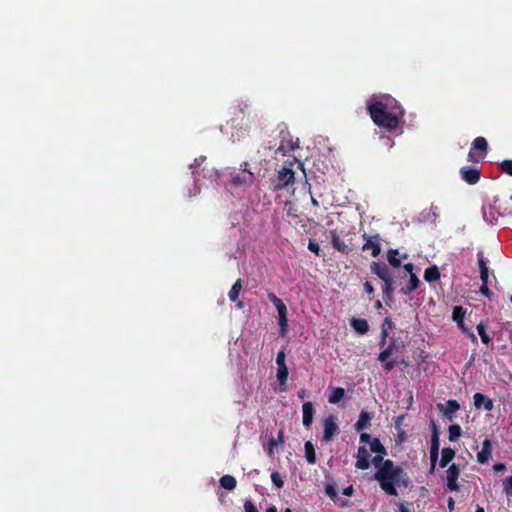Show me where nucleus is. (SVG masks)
Segmentation results:
<instances>
[{
	"mask_svg": "<svg viewBox=\"0 0 512 512\" xmlns=\"http://www.w3.org/2000/svg\"><path fill=\"white\" fill-rule=\"evenodd\" d=\"M284 210L286 212L287 217L294 219L295 223H297L298 215H297V209L295 208L294 204L290 201H286L284 203Z\"/></svg>",
	"mask_w": 512,
	"mask_h": 512,
	"instance_id": "35",
	"label": "nucleus"
},
{
	"mask_svg": "<svg viewBox=\"0 0 512 512\" xmlns=\"http://www.w3.org/2000/svg\"><path fill=\"white\" fill-rule=\"evenodd\" d=\"M370 450L377 455H386L387 450L378 438L372 439L370 442Z\"/></svg>",
	"mask_w": 512,
	"mask_h": 512,
	"instance_id": "31",
	"label": "nucleus"
},
{
	"mask_svg": "<svg viewBox=\"0 0 512 512\" xmlns=\"http://www.w3.org/2000/svg\"><path fill=\"white\" fill-rule=\"evenodd\" d=\"M220 485L226 490H233L236 485V479L231 475H224L220 478Z\"/></svg>",
	"mask_w": 512,
	"mask_h": 512,
	"instance_id": "32",
	"label": "nucleus"
},
{
	"mask_svg": "<svg viewBox=\"0 0 512 512\" xmlns=\"http://www.w3.org/2000/svg\"><path fill=\"white\" fill-rule=\"evenodd\" d=\"M295 182V172L291 167L283 166L277 172L276 179L273 182V190L278 191L287 188Z\"/></svg>",
	"mask_w": 512,
	"mask_h": 512,
	"instance_id": "5",
	"label": "nucleus"
},
{
	"mask_svg": "<svg viewBox=\"0 0 512 512\" xmlns=\"http://www.w3.org/2000/svg\"><path fill=\"white\" fill-rule=\"evenodd\" d=\"M492 454V442L486 438L482 443V449L477 453V461L480 464H487Z\"/></svg>",
	"mask_w": 512,
	"mask_h": 512,
	"instance_id": "15",
	"label": "nucleus"
},
{
	"mask_svg": "<svg viewBox=\"0 0 512 512\" xmlns=\"http://www.w3.org/2000/svg\"><path fill=\"white\" fill-rule=\"evenodd\" d=\"M473 400L477 409L484 408L486 411H491L494 407L493 401L482 393H475Z\"/></svg>",
	"mask_w": 512,
	"mask_h": 512,
	"instance_id": "17",
	"label": "nucleus"
},
{
	"mask_svg": "<svg viewBox=\"0 0 512 512\" xmlns=\"http://www.w3.org/2000/svg\"><path fill=\"white\" fill-rule=\"evenodd\" d=\"M503 490L508 496H512V475L504 480Z\"/></svg>",
	"mask_w": 512,
	"mask_h": 512,
	"instance_id": "43",
	"label": "nucleus"
},
{
	"mask_svg": "<svg viewBox=\"0 0 512 512\" xmlns=\"http://www.w3.org/2000/svg\"><path fill=\"white\" fill-rule=\"evenodd\" d=\"M383 300L387 306L392 307L395 303L394 293H383Z\"/></svg>",
	"mask_w": 512,
	"mask_h": 512,
	"instance_id": "44",
	"label": "nucleus"
},
{
	"mask_svg": "<svg viewBox=\"0 0 512 512\" xmlns=\"http://www.w3.org/2000/svg\"><path fill=\"white\" fill-rule=\"evenodd\" d=\"M372 417H373V415L371 413H369L365 410H362L360 412L357 422L354 425L355 430L360 432V431H364L365 429H367L370 426Z\"/></svg>",
	"mask_w": 512,
	"mask_h": 512,
	"instance_id": "18",
	"label": "nucleus"
},
{
	"mask_svg": "<svg viewBox=\"0 0 512 512\" xmlns=\"http://www.w3.org/2000/svg\"><path fill=\"white\" fill-rule=\"evenodd\" d=\"M403 268H404V270H405L406 272H408V273H409V276H410V275H412V274H415V273L413 272V270H414V264H413V263H407V264H404Z\"/></svg>",
	"mask_w": 512,
	"mask_h": 512,
	"instance_id": "56",
	"label": "nucleus"
},
{
	"mask_svg": "<svg viewBox=\"0 0 512 512\" xmlns=\"http://www.w3.org/2000/svg\"><path fill=\"white\" fill-rule=\"evenodd\" d=\"M391 355L392 353L390 349H383L378 355V360L380 362H386V360H389Z\"/></svg>",
	"mask_w": 512,
	"mask_h": 512,
	"instance_id": "45",
	"label": "nucleus"
},
{
	"mask_svg": "<svg viewBox=\"0 0 512 512\" xmlns=\"http://www.w3.org/2000/svg\"><path fill=\"white\" fill-rule=\"evenodd\" d=\"M375 480L378 481L381 489L390 496H397L396 486L407 487L409 485V477L401 466H397L390 459H386L383 466L374 474Z\"/></svg>",
	"mask_w": 512,
	"mask_h": 512,
	"instance_id": "2",
	"label": "nucleus"
},
{
	"mask_svg": "<svg viewBox=\"0 0 512 512\" xmlns=\"http://www.w3.org/2000/svg\"><path fill=\"white\" fill-rule=\"evenodd\" d=\"M244 511L245 512H259L254 503L250 500H246L244 503Z\"/></svg>",
	"mask_w": 512,
	"mask_h": 512,
	"instance_id": "46",
	"label": "nucleus"
},
{
	"mask_svg": "<svg viewBox=\"0 0 512 512\" xmlns=\"http://www.w3.org/2000/svg\"><path fill=\"white\" fill-rule=\"evenodd\" d=\"M457 325L462 330V332L465 333V334L470 330V328L465 326L464 321L460 322V323H457Z\"/></svg>",
	"mask_w": 512,
	"mask_h": 512,
	"instance_id": "63",
	"label": "nucleus"
},
{
	"mask_svg": "<svg viewBox=\"0 0 512 512\" xmlns=\"http://www.w3.org/2000/svg\"><path fill=\"white\" fill-rule=\"evenodd\" d=\"M371 441H372V439H371V435L370 434L365 433V432L360 434V442H362V443H369L370 444Z\"/></svg>",
	"mask_w": 512,
	"mask_h": 512,
	"instance_id": "53",
	"label": "nucleus"
},
{
	"mask_svg": "<svg viewBox=\"0 0 512 512\" xmlns=\"http://www.w3.org/2000/svg\"><path fill=\"white\" fill-rule=\"evenodd\" d=\"M419 284L420 280L417 275L412 274L409 276L407 284L399 290V293L401 295H409L418 288Z\"/></svg>",
	"mask_w": 512,
	"mask_h": 512,
	"instance_id": "20",
	"label": "nucleus"
},
{
	"mask_svg": "<svg viewBox=\"0 0 512 512\" xmlns=\"http://www.w3.org/2000/svg\"><path fill=\"white\" fill-rule=\"evenodd\" d=\"M284 443V432L282 430H280L278 432V436L277 438H274V437H271L268 441V447H267V453L269 456H272L273 453H274V448L279 445V444H283Z\"/></svg>",
	"mask_w": 512,
	"mask_h": 512,
	"instance_id": "26",
	"label": "nucleus"
},
{
	"mask_svg": "<svg viewBox=\"0 0 512 512\" xmlns=\"http://www.w3.org/2000/svg\"><path fill=\"white\" fill-rule=\"evenodd\" d=\"M285 352L284 350H280L278 353H277V356H276V363H277V366H283V365H286L285 363Z\"/></svg>",
	"mask_w": 512,
	"mask_h": 512,
	"instance_id": "48",
	"label": "nucleus"
},
{
	"mask_svg": "<svg viewBox=\"0 0 512 512\" xmlns=\"http://www.w3.org/2000/svg\"><path fill=\"white\" fill-rule=\"evenodd\" d=\"M471 149L478 153H483L485 158L488 150V142L484 137H476L472 142Z\"/></svg>",
	"mask_w": 512,
	"mask_h": 512,
	"instance_id": "22",
	"label": "nucleus"
},
{
	"mask_svg": "<svg viewBox=\"0 0 512 512\" xmlns=\"http://www.w3.org/2000/svg\"><path fill=\"white\" fill-rule=\"evenodd\" d=\"M367 111L373 123L389 132L399 126V117L405 113L399 102L387 95L381 100L367 102Z\"/></svg>",
	"mask_w": 512,
	"mask_h": 512,
	"instance_id": "1",
	"label": "nucleus"
},
{
	"mask_svg": "<svg viewBox=\"0 0 512 512\" xmlns=\"http://www.w3.org/2000/svg\"><path fill=\"white\" fill-rule=\"evenodd\" d=\"M278 323L280 327V335L285 337L288 332V318H287V310L278 313Z\"/></svg>",
	"mask_w": 512,
	"mask_h": 512,
	"instance_id": "29",
	"label": "nucleus"
},
{
	"mask_svg": "<svg viewBox=\"0 0 512 512\" xmlns=\"http://www.w3.org/2000/svg\"><path fill=\"white\" fill-rule=\"evenodd\" d=\"M288 375H289V370H288L287 365L278 366L276 376L281 385L286 384Z\"/></svg>",
	"mask_w": 512,
	"mask_h": 512,
	"instance_id": "36",
	"label": "nucleus"
},
{
	"mask_svg": "<svg viewBox=\"0 0 512 512\" xmlns=\"http://www.w3.org/2000/svg\"><path fill=\"white\" fill-rule=\"evenodd\" d=\"M383 363V368L385 371H391L396 366L395 360H386V362Z\"/></svg>",
	"mask_w": 512,
	"mask_h": 512,
	"instance_id": "52",
	"label": "nucleus"
},
{
	"mask_svg": "<svg viewBox=\"0 0 512 512\" xmlns=\"http://www.w3.org/2000/svg\"><path fill=\"white\" fill-rule=\"evenodd\" d=\"M461 432H462V429H461L460 425H458V424L450 425L449 429H448L449 441H451V442L457 441L459 439V437L461 436Z\"/></svg>",
	"mask_w": 512,
	"mask_h": 512,
	"instance_id": "34",
	"label": "nucleus"
},
{
	"mask_svg": "<svg viewBox=\"0 0 512 512\" xmlns=\"http://www.w3.org/2000/svg\"><path fill=\"white\" fill-rule=\"evenodd\" d=\"M480 293L487 297V298H491L493 293L492 291L489 289L488 287V284H482L481 287H480Z\"/></svg>",
	"mask_w": 512,
	"mask_h": 512,
	"instance_id": "50",
	"label": "nucleus"
},
{
	"mask_svg": "<svg viewBox=\"0 0 512 512\" xmlns=\"http://www.w3.org/2000/svg\"><path fill=\"white\" fill-rule=\"evenodd\" d=\"M353 492H354V489H353L352 485L344 488V490H343V494L346 496H352Z\"/></svg>",
	"mask_w": 512,
	"mask_h": 512,
	"instance_id": "60",
	"label": "nucleus"
},
{
	"mask_svg": "<svg viewBox=\"0 0 512 512\" xmlns=\"http://www.w3.org/2000/svg\"><path fill=\"white\" fill-rule=\"evenodd\" d=\"M370 271L383 281L382 293L395 292L396 281L392 271L387 264L383 262L372 261L370 263Z\"/></svg>",
	"mask_w": 512,
	"mask_h": 512,
	"instance_id": "3",
	"label": "nucleus"
},
{
	"mask_svg": "<svg viewBox=\"0 0 512 512\" xmlns=\"http://www.w3.org/2000/svg\"><path fill=\"white\" fill-rule=\"evenodd\" d=\"M483 159H484L483 153H478L470 148L469 153H468V161L473 162V163H479Z\"/></svg>",
	"mask_w": 512,
	"mask_h": 512,
	"instance_id": "40",
	"label": "nucleus"
},
{
	"mask_svg": "<svg viewBox=\"0 0 512 512\" xmlns=\"http://www.w3.org/2000/svg\"><path fill=\"white\" fill-rule=\"evenodd\" d=\"M254 180V173L248 169V163L244 162L241 164V171L230 173L229 184L234 188L251 186L254 183Z\"/></svg>",
	"mask_w": 512,
	"mask_h": 512,
	"instance_id": "4",
	"label": "nucleus"
},
{
	"mask_svg": "<svg viewBox=\"0 0 512 512\" xmlns=\"http://www.w3.org/2000/svg\"><path fill=\"white\" fill-rule=\"evenodd\" d=\"M267 297L273 303L278 313L287 310L285 303L280 298H278L273 292H269Z\"/></svg>",
	"mask_w": 512,
	"mask_h": 512,
	"instance_id": "33",
	"label": "nucleus"
},
{
	"mask_svg": "<svg viewBox=\"0 0 512 512\" xmlns=\"http://www.w3.org/2000/svg\"><path fill=\"white\" fill-rule=\"evenodd\" d=\"M271 481L277 488H282L284 486V481L280 473L277 471L272 472Z\"/></svg>",
	"mask_w": 512,
	"mask_h": 512,
	"instance_id": "41",
	"label": "nucleus"
},
{
	"mask_svg": "<svg viewBox=\"0 0 512 512\" xmlns=\"http://www.w3.org/2000/svg\"><path fill=\"white\" fill-rule=\"evenodd\" d=\"M369 453L365 446L358 447L355 467L360 470H367L370 467Z\"/></svg>",
	"mask_w": 512,
	"mask_h": 512,
	"instance_id": "14",
	"label": "nucleus"
},
{
	"mask_svg": "<svg viewBox=\"0 0 512 512\" xmlns=\"http://www.w3.org/2000/svg\"><path fill=\"white\" fill-rule=\"evenodd\" d=\"M403 419H404V415H400V416H397V417H396V419H395V421H394V422H395V428H396V430H398V431H399V427H400V425L402 424Z\"/></svg>",
	"mask_w": 512,
	"mask_h": 512,
	"instance_id": "58",
	"label": "nucleus"
},
{
	"mask_svg": "<svg viewBox=\"0 0 512 512\" xmlns=\"http://www.w3.org/2000/svg\"><path fill=\"white\" fill-rule=\"evenodd\" d=\"M308 249L319 256L320 246L317 242L310 240L308 243Z\"/></svg>",
	"mask_w": 512,
	"mask_h": 512,
	"instance_id": "47",
	"label": "nucleus"
},
{
	"mask_svg": "<svg viewBox=\"0 0 512 512\" xmlns=\"http://www.w3.org/2000/svg\"><path fill=\"white\" fill-rule=\"evenodd\" d=\"M345 395V390L341 387H336L332 390L331 394L328 397V401L330 404L339 403Z\"/></svg>",
	"mask_w": 512,
	"mask_h": 512,
	"instance_id": "30",
	"label": "nucleus"
},
{
	"mask_svg": "<svg viewBox=\"0 0 512 512\" xmlns=\"http://www.w3.org/2000/svg\"><path fill=\"white\" fill-rule=\"evenodd\" d=\"M381 327H387V328H388V330L393 329L394 324H393V322H392L391 318H390V317H386V318L384 319V321H383V323H382Z\"/></svg>",
	"mask_w": 512,
	"mask_h": 512,
	"instance_id": "54",
	"label": "nucleus"
},
{
	"mask_svg": "<svg viewBox=\"0 0 512 512\" xmlns=\"http://www.w3.org/2000/svg\"><path fill=\"white\" fill-rule=\"evenodd\" d=\"M339 434L338 418L335 415H329L323 420L322 441L330 442Z\"/></svg>",
	"mask_w": 512,
	"mask_h": 512,
	"instance_id": "7",
	"label": "nucleus"
},
{
	"mask_svg": "<svg viewBox=\"0 0 512 512\" xmlns=\"http://www.w3.org/2000/svg\"><path fill=\"white\" fill-rule=\"evenodd\" d=\"M460 466L458 464H451L446 470V487L450 491L458 492L460 486L458 484V478L460 476Z\"/></svg>",
	"mask_w": 512,
	"mask_h": 512,
	"instance_id": "10",
	"label": "nucleus"
},
{
	"mask_svg": "<svg viewBox=\"0 0 512 512\" xmlns=\"http://www.w3.org/2000/svg\"><path fill=\"white\" fill-rule=\"evenodd\" d=\"M397 512H411L409 504L400 503Z\"/></svg>",
	"mask_w": 512,
	"mask_h": 512,
	"instance_id": "55",
	"label": "nucleus"
},
{
	"mask_svg": "<svg viewBox=\"0 0 512 512\" xmlns=\"http://www.w3.org/2000/svg\"><path fill=\"white\" fill-rule=\"evenodd\" d=\"M241 290H242V280L237 279L235 281V283L232 285V287L228 293L229 300L231 302H236L239 298V294H240Z\"/></svg>",
	"mask_w": 512,
	"mask_h": 512,
	"instance_id": "28",
	"label": "nucleus"
},
{
	"mask_svg": "<svg viewBox=\"0 0 512 512\" xmlns=\"http://www.w3.org/2000/svg\"><path fill=\"white\" fill-rule=\"evenodd\" d=\"M502 172L512 176V160H504L500 163Z\"/></svg>",
	"mask_w": 512,
	"mask_h": 512,
	"instance_id": "42",
	"label": "nucleus"
},
{
	"mask_svg": "<svg viewBox=\"0 0 512 512\" xmlns=\"http://www.w3.org/2000/svg\"><path fill=\"white\" fill-rule=\"evenodd\" d=\"M304 450H305L306 461L309 464L314 465L316 463L317 459H316V452H315L313 443L311 441H306L304 444Z\"/></svg>",
	"mask_w": 512,
	"mask_h": 512,
	"instance_id": "25",
	"label": "nucleus"
},
{
	"mask_svg": "<svg viewBox=\"0 0 512 512\" xmlns=\"http://www.w3.org/2000/svg\"><path fill=\"white\" fill-rule=\"evenodd\" d=\"M399 250L398 249H389L387 252V260L390 266L393 268L401 267V259L399 258Z\"/></svg>",
	"mask_w": 512,
	"mask_h": 512,
	"instance_id": "27",
	"label": "nucleus"
},
{
	"mask_svg": "<svg viewBox=\"0 0 512 512\" xmlns=\"http://www.w3.org/2000/svg\"><path fill=\"white\" fill-rule=\"evenodd\" d=\"M431 426H432V435H431V446H430V462H431L430 472H433L435 469V466H436V462L438 460V456H439L440 442H439V433H438L436 423L434 421H431Z\"/></svg>",
	"mask_w": 512,
	"mask_h": 512,
	"instance_id": "8",
	"label": "nucleus"
},
{
	"mask_svg": "<svg viewBox=\"0 0 512 512\" xmlns=\"http://www.w3.org/2000/svg\"><path fill=\"white\" fill-rule=\"evenodd\" d=\"M440 271L436 265L430 266L424 271V280L432 283L440 279Z\"/></svg>",
	"mask_w": 512,
	"mask_h": 512,
	"instance_id": "24",
	"label": "nucleus"
},
{
	"mask_svg": "<svg viewBox=\"0 0 512 512\" xmlns=\"http://www.w3.org/2000/svg\"><path fill=\"white\" fill-rule=\"evenodd\" d=\"M389 335V330L387 327H381V338H386Z\"/></svg>",
	"mask_w": 512,
	"mask_h": 512,
	"instance_id": "64",
	"label": "nucleus"
},
{
	"mask_svg": "<svg viewBox=\"0 0 512 512\" xmlns=\"http://www.w3.org/2000/svg\"><path fill=\"white\" fill-rule=\"evenodd\" d=\"M505 469H506V466H505V464H503V463H496V464H494V466H493V470H494L495 472L504 471Z\"/></svg>",
	"mask_w": 512,
	"mask_h": 512,
	"instance_id": "57",
	"label": "nucleus"
},
{
	"mask_svg": "<svg viewBox=\"0 0 512 512\" xmlns=\"http://www.w3.org/2000/svg\"><path fill=\"white\" fill-rule=\"evenodd\" d=\"M447 507H448L450 512L454 511V509H455V501H454V499L452 497H449L448 503H447Z\"/></svg>",
	"mask_w": 512,
	"mask_h": 512,
	"instance_id": "59",
	"label": "nucleus"
},
{
	"mask_svg": "<svg viewBox=\"0 0 512 512\" xmlns=\"http://www.w3.org/2000/svg\"><path fill=\"white\" fill-rule=\"evenodd\" d=\"M466 335L469 337V339L473 342V343H477V337L476 335L473 333V331L470 329Z\"/></svg>",
	"mask_w": 512,
	"mask_h": 512,
	"instance_id": "62",
	"label": "nucleus"
},
{
	"mask_svg": "<svg viewBox=\"0 0 512 512\" xmlns=\"http://www.w3.org/2000/svg\"><path fill=\"white\" fill-rule=\"evenodd\" d=\"M315 409L310 401L304 402L302 405V423L305 428H310L314 419Z\"/></svg>",
	"mask_w": 512,
	"mask_h": 512,
	"instance_id": "13",
	"label": "nucleus"
},
{
	"mask_svg": "<svg viewBox=\"0 0 512 512\" xmlns=\"http://www.w3.org/2000/svg\"><path fill=\"white\" fill-rule=\"evenodd\" d=\"M460 175L462 180L467 184L474 185L480 180V170L473 166H463L460 169Z\"/></svg>",
	"mask_w": 512,
	"mask_h": 512,
	"instance_id": "11",
	"label": "nucleus"
},
{
	"mask_svg": "<svg viewBox=\"0 0 512 512\" xmlns=\"http://www.w3.org/2000/svg\"><path fill=\"white\" fill-rule=\"evenodd\" d=\"M325 493L331 500L335 501L338 498L336 485L329 483L325 486Z\"/></svg>",
	"mask_w": 512,
	"mask_h": 512,
	"instance_id": "39",
	"label": "nucleus"
},
{
	"mask_svg": "<svg viewBox=\"0 0 512 512\" xmlns=\"http://www.w3.org/2000/svg\"><path fill=\"white\" fill-rule=\"evenodd\" d=\"M363 289L368 295H372L375 292L373 285L369 281L363 283Z\"/></svg>",
	"mask_w": 512,
	"mask_h": 512,
	"instance_id": "51",
	"label": "nucleus"
},
{
	"mask_svg": "<svg viewBox=\"0 0 512 512\" xmlns=\"http://www.w3.org/2000/svg\"><path fill=\"white\" fill-rule=\"evenodd\" d=\"M478 266L480 270V279L482 284H488L489 268L488 260L484 257L483 251L477 253Z\"/></svg>",
	"mask_w": 512,
	"mask_h": 512,
	"instance_id": "16",
	"label": "nucleus"
},
{
	"mask_svg": "<svg viewBox=\"0 0 512 512\" xmlns=\"http://www.w3.org/2000/svg\"><path fill=\"white\" fill-rule=\"evenodd\" d=\"M455 457V451L451 447H444L441 451L440 467L445 468Z\"/></svg>",
	"mask_w": 512,
	"mask_h": 512,
	"instance_id": "23",
	"label": "nucleus"
},
{
	"mask_svg": "<svg viewBox=\"0 0 512 512\" xmlns=\"http://www.w3.org/2000/svg\"><path fill=\"white\" fill-rule=\"evenodd\" d=\"M466 311L462 306H455L452 313V319L456 323H460L464 321Z\"/></svg>",
	"mask_w": 512,
	"mask_h": 512,
	"instance_id": "38",
	"label": "nucleus"
},
{
	"mask_svg": "<svg viewBox=\"0 0 512 512\" xmlns=\"http://www.w3.org/2000/svg\"><path fill=\"white\" fill-rule=\"evenodd\" d=\"M482 214H483V219L487 223H489L491 225L497 223L499 213L495 209V207H493L492 205L483 206L482 207Z\"/></svg>",
	"mask_w": 512,
	"mask_h": 512,
	"instance_id": "19",
	"label": "nucleus"
},
{
	"mask_svg": "<svg viewBox=\"0 0 512 512\" xmlns=\"http://www.w3.org/2000/svg\"><path fill=\"white\" fill-rule=\"evenodd\" d=\"M385 349H390L391 353L393 354V352L396 349V341L394 339H391V341L389 342L388 346Z\"/></svg>",
	"mask_w": 512,
	"mask_h": 512,
	"instance_id": "61",
	"label": "nucleus"
},
{
	"mask_svg": "<svg viewBox=\"0 0 512 512\" xmlns=\"http://www.w3.org/2000/svg\"><path fill=\"white\" fill-rule=\"evenodd\" d=\"M438 411L450 421L453 420L455 413L460 409V404L456 400H448L445 404H437Z\"/></svg>",
	"mask_w": 512,
	"mask_h": 512,
	"instance_id": "12",
	"label": "nucleus"
},
{
	"mask_svg": "<svg viewBox=\"0 0 512 512\" xmlns=\"http://www.w3.org/2000/svg\"><path fill=\"white\" fill-rule=\"evenodd\" d=\"M372 463L376 468H380L383 466V463H385V460L383 459V455H376L372 459Z\"/></svg>",
	"mask_w": 512,
	"mask_h": 512,
	"instance_id": "49",
	"label": "nucleus"
},
{
	"mask_svg": "<svg viewBox=\"0 0 512 512\" xmlns=\"http://www.w3.org/2000/svg\"><path fill=\"white\" fill-rule=\"evenodd\" d=\"M477 332L481 338V341L484 343V344H489L490 341H491V337L487 334L486 332V325L483 323V322H480L477 327Z\"/></svg>",
	"mask_w": 512,
	"mask_h": 512,
	"instance_id": "37",
	"label": "nucleus"
},
{
	"mask_svg": "<svg viewBox=\"0 0 512 512\" xmlns=\"http://www.w3.org/2000/svg\"><path fill=\"white\" fill-rule=\"evenodd\" d=\"M350 325L360 335H364L369 331L368 321L364 318H352Z\"/></svg>",
	"mask_w": 512,
	"mask_h": 512,
	"instance_id": "21",
	"label": "nucleus"
},
{
	"mask_svg": "<svg viewBox=\"0 0 512 512\" xmlns=\"http://www.w3.org/2000/svg\"><path fill=\"white\" fill-rule=\"evenodd\" d=\"M362 239L364 240V243L362 245V251L367 252L370 251V254L372 257L376 258L381 253V244H382V237L380 234L376 233L373 235H369L367 233L362 234Z\"/></svg>",
	"mask_w": 512,
	"mask_h": 512,
	"instance_id": "6",
	"label": "nucleus"
},
{
	"mask_svg": "<svg viewBox=\"0 0 512 512\" xmlns=\"http://www.w3.org/2000/svg\"><path fill=\"white\" fill-rule=\"evenodd\" d=\"M330 240L332 247L338 252L349 255L353 251L351 243H346L342 238L341 234L336 229L329 231Z\"/></svg>",
	"mask_w": 512,
	"mask_h": 512,
	"instance_id": "9",
	"label": "nucleus"
}]
</instances>
